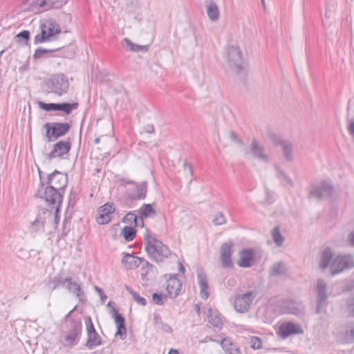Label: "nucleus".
Masks as SVG:
<instances>
[{
  "label": "nucleus",
  "instance_id": "nucleus-5",
  "mask_svg": "<svg viewBox=\"0 0 354 354\" xmlns=\"http://www.w3.org/2000/svg\"><path fill=\"white\" fill-rule=\"evenodd\" d=\"M71 126L67 122H46L44 125L46 129L47 141L50 142L58 140L65 136L70 130Z\"/></svg>",
  "mask_w": 354,
  "mask_h": 354
},
{
  "label": "nucleus",
  "instance_id": "nucleus-16",
  "mask_svg": "<svg viewBox=\"0 0 354 354\" xmlns=\"http://www.w3.org/2000/svg\"><path fill=\"white\" fill-rule=\"evenodd\" d=\"M115 208L113 204L105 203L97 209L96 221L100 225L108 224L111 221V215L115 212Z\"/></svg>",
  "mask_w": 354,
  "mask_h": 354
},
{
  "label": "nucleus",
  "instance_id": "nucleus-12",
  "mask_svg": "<svg viewBox=\"0 0 354 354\" xmlns=\"http://www.w3.org/2000/svg\"><path fill=\"white\" fill-rule=\"evenodd\" d=\"M128 183L134 185L135 188L133 190H129L126 192L124 196L127 200L133 201L145 199L148 186L147 181H142L140 183H137L134 181H129Z\"/></svg>",
  "mask_w": 354,
  "mask_h": 354
},
{
  "label": "nucleus",
  "instance_id": "nucleus-58",
  "mask_svg": "<svg viewBox=\"0 0 354 354\" xmlns=\"http://www.w3.org/2000/svg\"><path fill=\"white\" fill-rule=\"evenodd\" d=\"M266 200L269 204L273 201L272 194L268 189L266 190Z\"/></svg>",
  "mask_w": 354,
  "mask_h": 354
},
{
  "label": "nucleus",
  "instance_id": "nucleus-21",
  "mask_svg": "<svg viewBox=\"0 0 354 354\" xmlns=\"http://www.w3.org/2000/svg\"><path fill=\"white\" fill-rule=\"evenodd\" d=\"M272 141L275 146H281L282 147V153L284 158L288 162L292 161V144L290 141L282 140L277 136H273Z\"/></svg>",
  "mask_w": 354,
  "mask_h": 354
},
{
  "label": "nucleus",
  "instance_id": "nucleus-25",
  "mask_svg": "<svg viewBox=\"0 0 354 354\" xmlns=\"http://www.w3.org/2000/svg\"><path fill=\"white\" fill-rule=\"evenodd\" d=\"M253 250L252 249H243L239 252L240 259L237 265L241 268H250L253 259Z\"/></svg>",
  "mask_w": 354,
  "mask_h": 354
},
{
  "label": "nucleus",
  "instance_id": "nucleus-36",
  "mask_svg": "<svg viewBox=\"0 0 354 354\" xmlns=\"http://www.w3.org/2000/svg\"><path fill=\"white\" fill-rule=\"evenodd\" d=\"M78 107V103H57V111H63L66 115H69L73 110H76Z\"/></svg>",
  "mask_w": 354,
  "mask_h": 354
},
{
  "label": "nucleus",
  "instance_id": "nucleus-55",
  "mask_svg": "<svg viewBox=\"0 0 354 354\" xmlns=\"http://www.w3.org/2000/svg\"><path fill=\"white\" fill-rule=\"evenodd\" d=\"M95 290L96 292H97L99 293V295H100L102 301H104L106 299V295L104 294L102 289L98 286H95Z\"/></svg>",
  "mask_w": 354,
  "mask_h": 354
},
{
  "label": "nucleus",
  "instance_id": "nucleus-59",
  "mask_svg": "<svg viewBox=\"0 0 354 354\" xmlns=\"http://www.w3.org/2000/svg\"><path fill=\"white\" fill-rule=\"evenodd\" d=\"M348 131L351 136L354 137V120H351L348 127Z\"/></svg>",
  "mask_w": 354,
  "mask_h": 354
},
{
  "label": "nucleus",
  "instance_id": "nucleus-11",
  "mask_svg": "<svg viewBox=\"0 0 354 354\" xmlns=\"http://www.w3.org/2000/svg\"><path fill=\"white\" fill-rule=\"evenodd\" d=\"M227 61L230 68L236 73L242 69V53L239 47L231 46L227 48Z\"/></svg>",
  "mask_w": 354,
  "mask_h": 354
},
{
  "label": "nucleus",
  "instance_id": "nucleus-39",
  "mask_svg": "<svg viewBox=\"0 0 354 354\" xmlns=\"http://www.w3.org/2000/svg\"><path fill=\"white\" fill-rule=\"evenodd\" d=\"M122 234L127 241H131L136 237V231L131 226H125L122 230Z\"/></svg>",
  "mask_w": 354,
  "mask_h": 354
},
{
  "label": "nucleus",
  "instance_id": "nucleus-62",
  "mask_svg": "<svg viewBox=\"0 0 354 354\" xmlns=\"http://www.w3.org/2000/svg\"><path fill=\"white\" fill-rule=\"evenodd\" d=\"M58 213H59V212H57V210H55V213L54 215V223L55 224V227H57V225H58L59 221V217Z\"/></svg>",
  "mask_w": 354,
  "mask_h": 354
},
{
  "label": "nucleus",
  "instance_id": "nucleus-57",
  "mask_svg": "<svg viewBox=\"0 0 354 354\" xmlns=\"http://www.w3.org/2000/svg\"><path fill=\"white\" fill-rule=\"evenodd\" d=\"M304 312V308L302 306H300L299 308H296L294 310L291 312L292 314L295 315L297 316H299L300 315H302Z\"/></svg>",
  "mask_w": 354,
  "mask_h": 354
},
{
  "label": "nucleus",
  "instance_id": "nucleus-26",
  "mask_svg": "<svg viewBox=\"0 0 354 354\" xmlns=\"http://www.w3.org/2000/svg\"><path fill=\"white\" fill-rule=\"evenodd\" d=\"M197 279L198 286L200 287L201 291L200 295L201 297L206 300L208 299L209 294L208 292V283L205 274H204L202 271H197Z\"/></svg>",
  "mask_w": 354,
  "mask_h": 354
},
{
  "label": "nucleus",
  "instance_id": "nucleus-45",
  "mask_svg": "<svg viewBox=\"0 0 354 354\" xmlns=\"http://www.w3.org/2000/svg\"><path fill=\"white\" fill-rule=\"evenodd\" d=\"M122 222L125 223H135L136 226L139 225L138 216L133 212L127 213L122 218Z\"/></svg>",
  "mask_w": 354,
  "mask_h": 354
},
{
  "label": "nucleus",
  "instance_id": "nucleus-6",
  "mask_svg": "<svg viewBox=\"0 0 354 354\" xmlns=\"http://www.w3.org/2000/svg\"><path fill=\"white\" fill-rule=\"evenodd\" d=\"M48 91L59 96L67 93L69 82L67 77L63 74L53 75L46 82Z\"/></svg>",
  "mask_w": 354,
  "mask_h": 354
},
{
  "label": "nucleus",
  "instance_id": "nucleus-8",
  "mask_svg": "<svg viewBox=\"0 0 354 354\" xmlns=\"http://www.w3.org/2000/svg\"><path fill=\"white\" fill-rule=\"evenodd\" d=\"M353 266L354 261L352 255H339L336 257L330 263V273L334 276Z\"/></svg>",
  "mask_w": 354,
  "mask_h": 354
},
{
  "label": "nucleus",
  "instance_id": "nucleus-63",
  "mask_svg": "<svg viewBox=\"0 0 354 354\" xmlns=\"http://www.w3.org/2000/svg\"><path fill=\"white\" fill-rule=\"evenodd\" d=\"M348 241L351 245L354 246V232H351L348 237Z\"/></svg>",
  "mask_w": 354,
  "mask_h": 354
},
{
  "label": "nucleus",
  "instance_id": "nucleus-56",
  "mask_svg": "<svg viewBox=\"0 0 354 354\" xmlns=\"http://www.w3.org/2000/svg\"><path fill=\"white\" fill-rule=\"evenodd\" d=\"M148 46H140L138 44H135L134 52H140V51H147Z\"/></svg>",
  "mask_w": 354,
  "mask_h": 354
},
{
  "label": "nucleus",
  "instance_id": "nucleus-10",
  "mask_svg": "<svg viewBox=\"0 0 354 354\" xmlns=\"http://www.w3.org/2000/svg\"><path fill=\"white\" fill-rule=\"evenodd\" d=\"M315 290L316 291L315 314H320L323 307L326 306L328 296L326 295V283L322 279L316 281Z\"/></svg>",
  "mask_w": 354,
  "mask_h": 354
},
{
  "label": "nucleus",
  "instance_id": "nucleus-33",
  "mask_svg": "<svg viewBox=\"0 0 354 354\" xmlns=\"http://www.w3.org/2000/svg\"><path fill=\"white\" fill-rule=\"evenodd\" d=\"M207 14L212 21H216L219 18V10L216 3L211 1L207 6Z\"/></svg>",
  "mask_w": 354,
  "mask_h": 354
},
{
  "label": "nucleus",
  "instance_id": "nucleus-19",
  "mask_svg": "<svg viewBox=\"0 0 354 354\" xmlns=\"http://www.w3.org/2000/svg\"><path fill=\"white\" fill-rule=\"evenodd\" d=\"M245 154H251L253 158L260 159L265 162L269 161V158L264 151V147L255 139L252 140L248 149L245 151Z\"/></svg>",
  "mask_w": 354,
  "mask_h": 354
},
{
  "label": "nucleus",
  "instance_id": "nucleus-53",
  "mask_svg": "<svg viewBox=\"0 0 354 354\" xmlns=\"http://www.w3.org/2000/svg\"><path fill=\"white\" fill-rule=\"evenodd\" d=\"M230 138L234 142L241 145L242 141L239 138L238 135L233 131L230 133Z\"/></svg>",
  "mask_w": 354,
  "mask_h": 354
},
{
  "label": "nucleus",
  "instance_id": "nucleus-9",
  "mask_svg": "<svg viewBox=\"0 0 354 354\" xmlns=\"http://www.w3.org/2000/svg\"><path fill=\"white\" fill-rule=\"evenodd\" d=\"M255 297L256 294L253 292L237 295L234 301V309L240 313L248 312Z\"/></svg>",
  "mask_w": 354,
  "mask_h": 354
},
{
  "label": "nucleus",
  "instance_id": "nucleus-18",
  "mask_svg": "<svg viewBox=\"0 0 354 354\" xmlns=\"http://www.w3.org/2000/svg\"><path fill=\"white\" fill-rule=\"evenodd\" d=\"M56 51H61L62 55L66 58H73L75 54V50L73 47L67 48L65 50H64L62 48H57L55 49H46L39 47L35 50L33 55V58L35 59H38L42 57V56L45 54Z\"/></svg>",
  "mask_w": 354,
  "mask_h": 354
},
{
  "label": "nucleus",
  "instance_id": "nucleus-28",
  "mask_svg": "<svg viewBox=\"0 0 354 354\" xmlns=\"http://www.w3.org/2000/svg\"><path fill=\"white\" fill-rule=\"evenodd\" d=\"M333 258V253L331 250L329 248H326L321 253L319 260V266L322 270H325L329 266Z\"/></svg>",
  "mask_w": 354,
  "mask_h": 354
},
{
  "label": "nucleus",
  "instance_id": "nucleus-49",
  "mask_svg": "<svg viewBox=\"0 0 354 354\" xmlns=\"http://www.w3.org/2000/svg\"><path fill=\"white\" fill-rule=\"evenodd\" d=\"M164 298L166 299V296L163 297L162 294L157 292L152 294V299L154 304L156 305L162 306L164 304Z\"/></svg>",
  "mask_w": 354,
  "mask_h": 354
},
{
  "label": "nucleus",
  "instance_id": "nucleus-38",
  "mask_svg": "<svg viewBox=\"0 0 354 354\" xmlns=\"http://www.w3.org/2000/svg\"><path fill=\"white\" fill-rule=\"evenodd\" d=\"M125 289L131 295L133 301L136 302L138 304L142 306H145L147 305L146 299L144 297H141L138 292L134 291L131 288L127 286H125Z\"/></svg>",
  "mask_w": 354,
  "mask_h": 354
},
{
  "label": "nucleus",
  "instance_id": "nucleus-27",
  "mask_svg": "<svg viewBox=\"0 0 354 354\" xmlns=\"http://www.w3.org/2000/svg\"><path fill=\"white\" fill-rule=\"evenodd\" d=\"M122 264L129 270L137 268L142 263V258L133 256L130 254H124L122 259Z\"/></svg>",
  "mask_w": 354,
  "mask_h": 354
},
{
  "label": "nucleus",
  "instance_id": "nucleus-32",
  "mask_svg": "<svg viewBox=\"0 0 354 354\" xmlns=\"http://www.w3.org/2000/svg\"><path fill=\"white\" fill-rule=\"evenodd\" d=\"M45 223V217L38 214L35 220L31 223V232L37 233L40 231H44Z\"/></svg>",
  "mask_w": 354,
  "mask_h": 354
},
{
  "label": "nucleus",
  "instance_id": "nucleus-46",
  "mask_svg": "<svg viewBox=\"0 0 354 354\" xmlns=\"http://www.w3.org/2000/svg\"><path fill=\"white\" fill-rule=\"evenodd\" d=\"M250 344L252 348L257 350L262 348L263 342L261 338L257 336H252L250 338Z\"/></svg>",
  "mask_w": 354,
  "mask_h": 354
},
{
  "label": "nucleus",
  "instance_id": "nucleus-35",
  "mask_svg": "<svg viewBox=\"0 0 354 354\" xmlns=\"http://www.w3.org/2000/svg\"><path fill=\"white\" fill-rule=\"evenodd\" d=\"M208 322L211 324L214 327L217 328L218 329L222 328L223 322L221 317L216 314H214L212 313V308H208Z\"/></svg>",
  "mask_w": 354,
  "mask_h": 354
},
{
  "label": "nucleus",
  "instance_id": "nucleus-37",
  "mask_svg": "<svg viewBox=\"0 0 354 354\" xmlns=\"http://www.w3.org/2000/svg\"><path fill=\"white\" fill-rule=\"evenodd\" d=\"M286 272V270L283 264L281 262H276L272 266L270 270V275L272 277L281 276L284 274Z\"/></svg>",
  "mask_w": 354,
  "mask_h": 354
},
{
  "label": "nucleus",
  "instance_id": "nucleus-22",
  "mask_svg": "<svg viewBox=\"0 0 354 354\" xmlns=\"http://www.w3.org/2000/svg\"><path fill=\"white\" fill-rule=\"evenodd\" d=\"M112 317H114L115 323L117 326L115 335H120L122 339L126 337L127 329L125 327V319L122 314L118 313L117 308L113 307L111 310Z\"/></svg>",
  "mask_w": 354,
  "mask_h": 354
},
{
  "label": "nucleus",
  "instance_id": "nucleus-42",
  "mask_svg": "<svg viewBox=\"0 0 354 354\" xmlns=\"http://www.w3.org/2000/svg\"><path fill=\"white\" fill-rule=\"evenodd\" d=\"M140 265L142 266L141 277L142 279H145L149 274V270H151L153 266L143 258H142V263Z\"/></svg>",
  "mask_w": 354,
  "mask_h": 354
},
{
  "label": "nucleus",
  "instance_id": "nucleus-2",
  "mask_svg": "<svg viewBox=\"0 0 354 354\" xmlns=\"http://www.w3.org/2000/svg\"><path fill=\"white\" fill-rule=\"evenodd\" d=\"M145 250L149 257L157 262L162 261L170 254L169 248L152 236H147L145 243Z\"/></svg>",
  "mask_w": 354,
  "mask_h": 354
},
{
  "label": "nucleus",
  "instance_id": "nucleus-4",
  "mask_svg": "<svg viewBox=\"0 0 354 354\" xmlns=\"http://www.w3.org/2000/svg\"><path fill=\"white\" fill-rule=\"evenodd\" d=\"M39 176L40 179V185L41 187L51 186L54 189H58L63 192L68 184L67 174H63L57 170H55L52 174H49L46 180H44L41 176V172L39 170Z\"/></svg>",
  "mask_w": 354,
  "mask_h": 354
},
{
  "label": "nucleus",
  "instance_id": "nucleus-52",
  "mask_svg": "<svg viewBox=\"0 0 354 354\" xmlns=\"http://www.w3.org/2000/svg\"><path fill=\"white\" fill-rule=\"evenodd\" d=\"M183 167L185 174L192 176L193 174L192 168L191 165L187 161L184 162Z\"/></svg>",
  "mask_w": 354,
  "mask_h": 354
},
{
  "label": "nucleus",
  "instance_id": "nucleus-17",
  "mask_svg": "<svg viewBox=\"0 0 354 354\" xmlns=\"http://www.w3.org/2000/svg\"><path fill=\"white\" fill-rule=\"evenodd\" d=\"M303 333L304 330L299 324L291 322L282 324L278 330V335L283 339L292 335L303 334Z\"/></svg>",
  "mask_w": 354,
  "mask_h": 354
},
{
  "label": "nucleus",
  "instance_id": "nucleus-61",
  "mask_svg": "<svg viewBox=\"0 0 354 354\" xmlns=\"http://www.w3.org/2000/svg\"><path fill=\"white\" fill-rule=\"evenodd\" d=\"M207 342H216L214 338L209 336H206L203 339L199 340L200 344H204Z\"/></svg>",
  "mask_w": 354,
  "mask_h": 354
},
{
  "label": "nucleus",
  "instance_id": "nucleus-47",
  "mask_svg": "<svg viewBox=\"0 0 354 354\" xmlns=\"http://www.w3.org/2000/svg\"><path fill=\"white\" fill-rule=\"evenodd\" d=\"M278 175L277 176L284 181L286 185L292 187L293 183L292 180L284 173L283 171L277 168Z\"/></svg>",
  "mask_w": 354,
  "mask_h": 354
},
{
  "label": "nucleus",
  "instance_id": "nucleus-54",
  "mask_svg": "<svg viewBox=\"0 0 354 354\" xmlns=\"http://www.w3.org/2000/svg\"><path fill=\"white\" fill-rule=\"evenodd\" d=\"M346 333L348 339L351 340L354 339V326L349 327L346 330Z\"/></svg>",
  "mask_w": 354,
  "mask_h": 354
},
{
  "label": "nucleus",
  "instance_id": "nucleus-51",
  "mask_svg": "<svg viewBox=\"0 0 354 354\" xmlns=\"http://www.w3.org/2000/svg\"><path fill=\"white\" fill-rule=\"evenodd\" d=\"M122 46L129 50L133 51L135 44L127 38H124L122 40Z\"/></svg>",
  "mask_w": 354,
  "mask_h": 354
},
{
  "label": "nucleus",
  "instance_id": "nucleus-13",
  "mask_svg": "<svg viewBox=\"0 0 354 354\" xmlns=\"http://www.w3.org/2000/svg\"><path fill=\"white\" fill-rule=\"evenodd\" d=\"M71 149V142L70 138L59 140L53 145L52 151L47 154V158L48 160L64 158V156L69 153Z\"/></svg>",
  "mask_w": 354,
  "mask_h": 354
},
{
  "label": "nucleus",
  "instance_id": "nucleus-29",
  "mask_svg": "<svg viewBox=\"0 0 354 354\" xmlns=\"http://www.w3.org/2000/svg\"><path fill=\"white\" fill-rule=\"evenodd\" d=\"M102 344V338L97 332L87 335V340L85 345L88 348L93 349Z\"/></svg>",
  "mask_w": 354,
  "mask_h": 354
},
{
  "label": "nucleus",
  "instance_id": "nucleus-60",
  "mask_svg": "<svg viewBox=\"0 0 354 354\" xmlns=\"http://www.w3.org/2000/svg\"><path fill=\"white\" fill-rule=\"evenodd\" d=\"M144 131L147 133H152L154 131V127L151 124H147L144 127Z\"/></svg>",
  "mask_w": 354,
  "mask_h": 354
},
{
  "label": "nucleus",
  "instance_id": "nucleus-44",
  "mask_svg": "<svg viewBox=\"0 0 354 354\" xmlns=\"http://www.w3.org/2000/svg\"><path fill=\"white\" fill-rule=\"evenodd\" d=\"M30 39V32L28 30H22L16 36V41L21 43L24 41V44H27Z\"/></svg>",
  "mask_w": 354,
  "mask_h": 354
},
{
  "label": "nucleus",
  "instance_id": "nucleus-48",
  "mask_svg": "<svg viewBox=\"0 0 354 354\" xmlns=\"http://www.w3.org/2000/svg\"><path fill=\"white\" fill-rule=\"evenodd\" d=\"M85 322H86V330L87 335L97 332L94 327V325H93V321H92L91 317H88L86 319Z\"/></svg>",
  "mask_w": 354,
  "mask_h": 354
},
{
  "label": "nucleus",
  "instance_id": "nucleus-34",
  "mask_svg": "<svg viewBox=\"0 0 354 354\" xmlns=\"http://www.w3.org/2000/svg\"><path fill=\"white\" fill-rule=\"evenodd\" d=\"M138 212L141 218L152 217L156 215V210L151 204H143Z\"/></svg>",
  "mask_w": 354,
  "mask_h": 354
},
{
  "label": "nucleus",
  "instance_id": "nucleus-43",
  "mask_svg": "<svg viewBox=\"0 0 354 354\" xmlns=\"http://www.w3.org/2000/svg\"><path fill=\"white\" fill-rule=\"evenodd\" d=\"M38 105L40 109L46 112L57 111V103H45L43 102H39Z\"/></svg>",
  "mask_w": 354,
  "mask_h": 354
},
{
  "label": "nucleus",
  "instance_id": "nucleus-24",
  "mask_svg": "<svg viewBox=\"0 0 354 354\" xmlns=\"http://www.w3.org/2000/svg\"><path fill=\"white\" fill-rule=\"evenodd\" d=\"M180 281L176 277L170 278L167 281V290L169 297L176 298L181 290Z\"/></svg>",
  "mask_w": 354,
  "mask_h": 354
},
{
  "label": "nucleus",
  "instance_id": "nucleus-3",
  "mask_svg": "<svg viewBox=\"0 0 354 354\" xmlns=\"http://www.w3.org/2000/svg\"><path fill=\"white\" fill-rule=\"evenodd\" d=\"M41 32L37 34L34 38L35 45L52 41L57 39V35L61 32L59 26L55 21H48L42 24L40 26Z\"/></svg>",
  "mask_w": 354,
  "mask_h": 354
},
{
  "label": "nucleus",
  "instance_id": "nucleus-20",
  "mask_svg": "<svg viewBox=\"0 0 354 354\" xmlns=\"http://www.w3.org/2000/svg\"><path fill=\"white\" fill-rule=\"evenodd\" d=\"M64 281L66 283V289L70 292L74 294L76 297L79 299V301L82 303L86 301V296L82 290L80 283L73 281V279L71 277H67L64 278Z\"/></svg>",
  "mask_w": 354,
  "mask_h": 354
},
{
  "label": "nucleus",
  "instance_id": "nucleus-15",
  "mask_svg": "<svg viewBox=\"0 0 354 354\" xmlns=\"http://www.w3.org/2000/svg\"><path fill=\"white\" fill-rule=\"evenodd\" d=\"M333 186L326 180H322L319 185L311 188L309 196L317 199L322 198L325 196H331L333 194Z\"/></svg>",
  "mask_w": 354,
  "mask_h": 354
},
{
  "label": "nucleus",
  "instance_id": "nucleus-41",
  "mask_svg": "<svg viewBox=\"0 0 354 354\" xmlns=\"http://www.w3.org/2000/svg\"><path fill=\"white\" fill-rule=\"evenodd\" d=\"M345 304L348 316L354 317V295L348 297L346 299Z\"/></svg>",
  "mask_w": 354,
  "mask_h": 354
},
{
  "label": "nucleus",
  "instance_id": "nucleus-64",
  "mask_svg": "<svg viewBox=\"0 0 354 354\" xmlns=\"http://www.w3.org/2000/svg\"><path fill=\"white\" fill-rule=\"evenodd\" d=\"M229 354H240V351L238 348H231L229 351Z\"/></svg>",
  "mask_w": 354,
  "mask_h": 354
},
{
  "label": "nucleus",
  "instance_id": "nucleus-31",
  "mask_svg": "<svg viewBox=\"0 0 354 354\" xmlns=\"http://www.w3.org/2000/svg\"><path fill=\"white\" fill-rule=\"evenodd\" d=\"M154 327L158 330H161L167 333L171 332V328L166 323L162 321V318L158 313L153 314Z\"/></svg>",
  "mask_w": 354,
  "mask_h": 354
},
{
  "label": "nucleus",
  "instance_id": "nucleus-14",
  "mask_svg": "<svg viewBox=\"0 0 354 354\" xmlns=\"http://www.w3.org/2000/svg\"><path fill=\"white\" fill-rule=\"evenodd\" d=\"M234 243L226 242L221 245L220 248V259L223 268H232L233 262L232 255L233 254Z\"/></svg>",
  "mask_w": 354,
  "mask_h": 354
},
{
  "label": "nucleus",
  "instance_id": "nucleus-7",
  "mask_svg": "<svg viewBox=\"0 0 354 354\" xmlns=\"http://www.w3.org/2000/svg\"><path fill=\"white\" fill-rule=\"evenodd\" d=\"M82 333V321L80 319H71L68 333L62 340L64 346H72L79 342Z\"/></svg>",
  "mask_w": 354,
  "mask_h": 354
},
{
  "label": "nucleus",
  "instance_id": "nucleus-1",
  "mask_svg": "<svg viewBox=\"0 0 354 354\" xmlns=\"http://www.w3.org/2000/svg\"><path fill=\"white\" fill-rule=\"evenodd\" d=\"M64 193L62 191L54 189L51 186L41 187L38 189L35 196L38 198L44 199L47 205L57 212H59L62 201Z\"/></svg>",
  "mask_w": 354,
  "mask_h": 354
},
{
  "label": "nucleus",
  "instance_id": "nucleus-23",
  "mask_svg": "<svg viewBox=\"0 0 354 354\" xmlns=\"http://www.w3.org/2000/svg\"><path fill=\"white\" fill-rule=\"evenodd\" d=\"M66 0H37L35 3L42 11L53 8H59L66 3Z\"/></svg>",
  "mask_w": 354,
  "mask_h": 354
},
{
  "label": "nucleus",
  "instance_id": "nucleus-30",
  "mask_svg": "<svg viewBox=\"0 0 354 354\" xmlns=\"http://www.w3.org/2000/svg\"><path fill=\"white\" fill-rule=\"evenodd\" d=\"M66 283L64 279L61 276H49L46 282L47 287L52 291L55 290L60 285Z\"/></svg>",
  "mask_w": 354,
  "mask_h": 354
},
{
  "label": "nucleus",
  "instance_id": "nucleus-50",
  "mask_svg": "<svg viewBox=\"0 0 354 354\" xmlns=\"http://www.w3.org/2000/svg\"><path fill=\"white\" fill-rule=\"evenodd\" d=\"M213 223L216 225H220L224 224L225 223V218L223 214L221 212H218L216 214L214 219L213 220Z\"/></svg>",
  "mask_w": 354,
  "mask_h": 354
},
{
  "label": "nucleus",
  "instance_id": "nucleus-40",
  "mask_svg": "<svg viewBox=\"0 0 354 354\" xmlns=\"http://www.w3.org/2000/svg\"><path fill=\"white\" fill-rule=\"evenodd\" d=\"M272 237L274 243L277 246L280 247L283 245L284 242V238L281 235L278 227H275L273 228L272 231Z\"/></svg>",
  "mask_w": 354,
  "mask_h": 354
}]
</instances>
